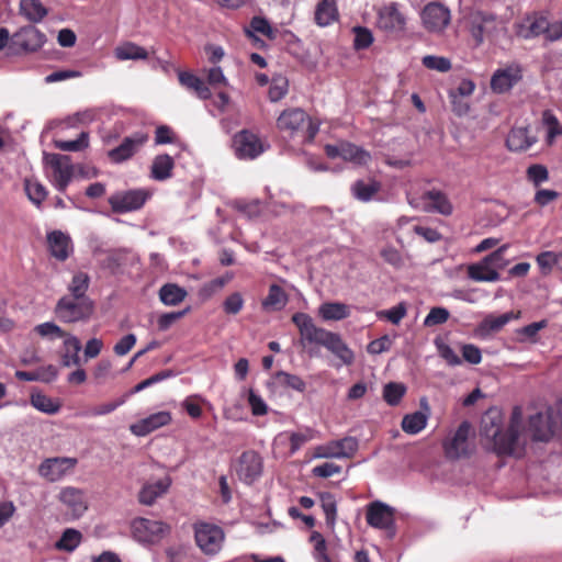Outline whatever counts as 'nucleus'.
I'll list each match as a JSON object with an SVG mask.
<instances>
[{"label": "nucleus", "instance_id": "obj_11", "mask_svg": "<svg viewBox=\"0 0 562 562\" xmlns=\"http://www.w3.org/2000/svg\"><path fill=\"white\" fill-rule=\"evenodd\" d=\"M366 518L369 526L386 530L389 537H394V509L391 506L380 501L372 502L367 507Z\"/></svg>", "mask_w": 562, "mask_h": 562}, {"label": "nucleus", "instance_id": "obj_23", "mask_svg": "<svg viewBox=\"0 0 562 562\" xmlns=\"http://www.w3.org/2000/svg\"><path fill=\"white\" fill-rule=\"evenodd\" d=\"M171 485L170 476H164L154 483H146L138 494V501L143 505L150 506L157 498L165 495Z\"/></svg>", "mask_w": 562, "mask_h": 562}, {"label": "nucleus", "instance_id": "obj_28", "mask_svg": "<svg viewBox=\"0 0 562 562\" xmlns=\"http://www.w3.org/2000/svg\"><path fill=\"white\" fill-rule=\"evenodd\" d=\"M178 77L181 86L194 92L200 99L206 100L211 97L210 88L198 76L188 71H180Z\"/></svg>", "mask_w": 562, "mask_h": 562}, {"label": "nucleus", "instance_id": "obj_40", "mask_svg": "<svg viewBox=\"0 0 562 562\" xmlns=\"http://www.w3.org/2000/svg\"><path fill=\"white\" fill-rule=\"evenodd\" d=\"M21 13L31 22H41L47 15V9L38 1L25 0L20 5Z\"/></svg>", "mask_w": 562, "mask_h": 562}, {"label": "nucleus", "instance_id": "obj_17", "mask_svg": "<svg viewBox=\"0 0 562 562\" xmlns=\"http://www.w3.org/2000/svg\"><path fill=\"white\" fill-rule=\"evenodd\" d=\"M521 79V69L513 64L497 69L491 79V88L496 93L509 91Z\"/></svg>", "mask_w": 562, "mask_h": 562}, {"label": "nucleus", "instance_id": "obj_22", "mask_svg": "<svg viewBox=\"0 0 562 562\" xmlns=\"http://www.w3.org/2000/svg\"><path fill=\"white\" fill-rule=\"evenodd\" d=\"M50 255L59 261H65L72 252V243L68 235L55 231L47 235Z\"/></svg>", "mask_w": 562, "mask_h": 562}, {"label": "nucleus", "instance_id": "obj_9", "mask_svg": "<svg viewBox=\"0 0 562 562\" xmlns=\"http://www.w3.org/2000/svg\"><path fill=\"white\" fill-rule=\"evenodd\" d=\"M170 528L160 520L147 518H136L132 522V531L135 539L139 542L155 543L168 535Z\"/></svg>", "mask_w": 562, "mask_h": 562}, {"label": "nucleus", "instance_id": "obj_47", "mask_svg": "<svg viewBox=\"0 0 562 562\" xmlns=\"http://www.w3.org/2000/svg\"><path fill=\"white\" fill-rule=\"evenodd\" d=\"M31 404L38 409L40 412L54 415L56 414L60 406L56 404L50 397L42 394L35 393L31 395Z\"/></svg>", "mask_w": 562, "mask_h": 562}, {"label": "nucleus", "instance_id": "obj_24", "mask_svg": "<svg viewBox=\"0 0 562 562\" xmlns=\"http://www.w3.org/2000/svg\"><path fill=\"white\" fill-rule=\"evenodd\" d=\"M59 499L74 517H80L87 509L83 493L78 488L65 487L59 494Z\"/></svg>", "mask_w": 562, "mask_h": 562}, {"label": "nucleus", "instance_id": "obj_30", "mask_svg": "<svg viewBox=\"0 0 562 562\" xmlns=\"http://www.w3.org/2000/svg\"><path fill=\"white\" fill-rule=\"evenodd\" d=\"M338 18V10L336 0H321L315 10V22L319 26H327L336 21Z\"/></svg>", "mask_w": 562, "mask_h": 562}, {"label": "nucleus", "instance_id": "obj_2", "mask_svg": "<svg viewBox=\"0 0 562 562\" xmlns=\"http://www.w3.org/2000/svg\"><path fill=\"white\" fill-rule=\"evenodd\" d=\"M515 33L524 40L542 36L548 42L562 38V21L550 20L541 13L527 14L514 24Z\"/></svg>", "mask_w": 562, "mask_h": 562}, {"label": "nucleus", "instance_id": "obj_33", "mask_svg": "<svg viewBox=\"0 0 562 562\" xmlns=\"http://www.w3.org/2000/svg\"><path fill=\"white\" fill-rule=\"evenodd\" d=\"M341 158L358 166H364L371 160L369 151L351 143H341Z\"/></svg>", "mask_w": 562, "mask_h": 562}, {"label": "nucleus", "instance_id": "obj_55", "mask_svg": "<svg viewBox=\"0 0 562 562\" xmlns=\"http://www.w3.org/2000/svg\"><path fill=\"white\" fill-rule=\"evenodd\" d=\"M450 313L445 307H432L424 319L425 327H432L445 324L449 319Z\"/></svg>", "mask_w": 562, "mask_h": 562}, {"label": "nucleus", "instance_id": "obj_64", "mask_svg": "<svg viewBox=\"0 0 562 562\" xmlns=\"http://www.w3.org/2000/svg\"><path fill=\"white\" fill-rule=\"evenodd\" d=\"M279 380L286 385L297 392H304L306 384L305 382L297 375L291 374L284 371L278 373Z\"/></svg>", "mask_w": 562, "mask_h": 562}, {"label": "nucleus", "instance_id": "obj_12", "mask_svg": "<svg viewBox=\"0 0 562 562\" xmlns=\"http://www.w3.org/2000/svg\"><path fill=\"white\" fill-rule=\"evenodd\" d=\"M148 134L144 132H135L125 137L122 143L109 151L110 159L120 164L132 158L147 142Z\"/></svg>", "mask_w": 562, "mask_h": 562}, {"label": "nucleus", "instance_id": "obj_50", "mask_svg": "<svg viewBox=\"0 0 562 562\" xmlns=\"http://www.w3.org/2000/svg\"><path fill=\"white\" fill-rule=\"evenodd\" d=\"M89 276L85 272H78L72 277V280L68 286L70 296L87 297L86 292L89 286Z\"/></svg>", "mask_w": 562, "mask_h": 562}, {"label": "nucleus", "instance_id": "obj_42", "mask_svg": "<svg viewBox=\"0 0 562 562\" xmlns=\"http://www.w3.org/2000/svg\"><path fill=\"white\" fill-rule=\"evenodd\" d=\"M321 507L326 517V524L334 527L337 517V501L331 493L324 492L319 494Z\"/></svg>", "mask_w": 562, "mask_h": 562}, {"label": "nucleus", "instance_id": "obj_44", "mask_svg": "<svg viewBox=\"0 0 562 562\" xmlns=\"http://www.w3.org/2000/svg\"><path fill=\"white\" fill-rule=\"evenodd\" d=\"M24 189L30 201L36 206H40L47 195L45 187L37 180L26 179Z\"/></svg>", "mask_w": 562, "mask_h": 562}, {"label": "nucleus", "instance_id": "obj_29", "mask_svg": "<svg viewBox=\"0 0 562 562\" xmlns=\"http://www.w3.org/2000/svg\"><path fill=\"white\" fill-rule=\"evenodd\" d=\"M173 167L175 161L172 157L167 154L158 155L151 164L150 176L157 181L167 180L172 176Z\"/></svg>", "mask_w": 562, "mask_h": 562}, {"label": "nucleus", "instance_id": "obj_8", "mask_svg": "<svg viewBox=\"0 0 562 562\" xmlns=\"http://www.w3.org/2000/svg\"><path fill=\"white\" fill-rule=\"evenodd\" d=\"M194 537L196 546L207 555L220 552L225 538L221 527L207 522L195 525Z\"/></svg>", "mask_w": 562, "mask_h": 562}, {"label": "nucleus", "instance_id": "obj_41", "mask_svg": "<svg viewBox=\"0 0 562 562\" xmlns=\"http://www.w3.org/2000/svg\"><path fill=\"white\" fill-rule=\"evenodd\" d=\"M542 124L547 128V142L551 145L558 136L562 135V125L550 110L543 111Z\"/></svg>", "mask_w": 562, "mask_h": 562}, {"label": "nucleus", "instance_id": "obj_54", "mask_svg": "<svg viewBox=\"0 0 562 562\" xmlns=\"http://www.w3.org/2000/svg\"><path fill=\"white\" fill-rule=\"evenodd\" d=\"M407 308L404 302H401L396 306H393L390 310H383L376 313L379 318H386L394 325L401 323V321L406 316Z\"/></svg>", "mask_w": 562, "mask_h": 562}, {"label": "nucleus", "instance_id": "obj_39", "mask_svg": "<svg viewBox=\"0 0 562 562\" xmlns=\"http://www.w3.org/2000/svg\"><path fill=\"white\" fill-rule=\"evenodd\" d=\"M513 318V313H505L498 316H487L484 321L479 325V331L483 335H488L491 333H495L501 330L510 319Z\"/></svg>", "mask_w": 562, "mask_h": 562}, {"label": "nucleus", "instance_id": "obj_10", "mask_svg": "<svg viewBox=\"0 0 562 562\" xmlns=\"http://www.w3.org/2000/svg\"><path fill=\"white\" fill-rule=\"evenodd\" d=\"M357 449L358 440L355 437H345L316 446L313 456L317 459H345L352 457Z\"/></svg>", "mask_w": 562, "mask_h": 562}, {"label": "nucleus", "instance_id": "obj_5", "mask_svg": "<svg viewBox=\"0 0 562 562\" xmlns=\"http://www.w3.org/2000/svg\"><path fill=\"white\" fill-rule=\"evenodd\" d=\"M93 310L89 297L63 296L56 304L55 314L64 323H76L90 318Z\"/></svg>", "mask_w": 562, "mask_h": 562}, {"label": "nucleus", "instance_id": "obj_43", "mask_svg": "<svg viewBox=\"0 0 562 562\" xmlns=\"http://www.w3.org/2000/svg\"><path fill=\"white\" fill-rule=\"evenodd\" d=\"M81 538L82 536L78 530L69 528L63 532L55 546L58 550L71 552L80 544Z\"/></svg>", "mask_w": 562, "mask_h": 562}, {"label": "nucleus", "instance_id": "obj_13", "mask_svg": "<svg viewBox=\"0 0 562 562\" xmlns=\"http://www.w3.org/2000/svg\"><path fill=\"white\" fill-rule=\"evenodd\" d=\"M77 463L78 460L76 458H48L40 464L38 473L46 480L50 482H56L64 477L68 472L74 470Z\"/></svg>", "mask_w": 562, "mask_h": 562}, {"label": "nucleus", "instance_id": "obj_4", "mask_svg": "<svg viewBox=\"0 0 562 562\" xmlns=\"http://www.w3.org/2000/svg\"><path fill=\"white\" fill-rule=\"evenodd\" d=\"M529 428L533 440L548 441L553 436L562 437V402L546 413H538L530 417Z\"/></svg>", "mask_w": 562, "mask_h": 562}, {"label": "nucleus", "instance_id": "obj_32", "mask_svg": "<svg viewBox=\"0 0 562 562\" xmlns=\"http://www.w3.org/2000/svg\"><path fill=\"white\" fill-rule=\"evenodd\" d=\"M114 56L119 60H140L146 59L148 53L144 47L133 42H125L115 47Z\"/></svg>", "mask_w": 562, "mask_h": 562}, {"label": "nucleus", "instance_id": "obj_21", "mask_svg": "<svg viewBox=\"0 0 562 562\" xmlns=\"http://www.w3.org/2000/svg\"><path fill=\"white\" fill-rule=\"evenodd\" d=\"M422 411L407 414L402 419V429L409 435H416L420 432L427 425L429 417V405L426 397L420 400Z\"/></svg>", "mask_w": 562, "mask_h": 562}, {"label": "nucleus", "instance_id": "obj_15", "mask_svg": "<svg viewBox=\"0 0 562 562\" xmlns=\"http://www.w3.org/2000/svg\"><path fill=\"white\" fill-rule=\"evenodd\" d=\"M471 426L468 422L460 424L452 437L448 438L443 442V449L446 456L449 459H459L469 453L468 438Z\"/></svg>", "mask_w": 562, "mask_h": 562}, {"label": "nucleus", "instance_id": "obj_25", "mask_svg": "<svg viewBox=\"0 0 562 562\" xmlns=\"http://www.w3.org/2000/svg\"><path fill=\"white\" fill-rule=\"evenodd\" d=\"M468 277L476 282H496L501 280L499 272L492 268L485 257L468 266Z\"/></svg>", "mask_w": 562, "mask_h": 562}, {"label": "nucleus", "instance_id": "obj_35", "mask_svg": "<svg viewBox=\"0 0 562 562\" xmlns=\"http://www.w3.org/2000/svg\"><path fill=\"white\" fill-rule=\"evenodd\" d=\"M187 296V291L173 283L165 284L159 290V299L165 305H177Z\"/></svg>", "mask_w": 562, "mask_h": 562}, {"label": "nucleus", "instance_id": "obj_49", "mask_svg": "<svg viewBox=\"0 0 562 562\" xmlns=\"http://www.w3.org/2000/svg\"><path fill=\"white\" fill-rule=\"evenodd\" d=\"M89 145V135L81 132L77 139L74 140H55V146L64 151H80Z\"/></svg>", "mask_w": 562, "mask_h": 562}, {"label": "nucleus", "instance_id": "obj_31", "mask_svg": "<svg viewBox=\"0 0 562 562\" xmlns=\"http://www.w3.org/2000/svg\"><path fill=\"white\" fill-rule=\"evenodd\" d=\"M64 346H65V353L61 357V363L64 367H72V366H79L80 364V357L79 352L81 350V342L80 340L72 335L66 334L64 337Z\"/></svg>", "mask_w": 562, "mask_h": 562}, {"label": "nucleus", "instance_id": "obj_45", "mask_svg": "<svg viewBox=\"0 0 562 562\" xmlns=\"http://www.w3.org/2000/svg\"><path fill=\"white\" fill-rule=\"evenodd\" d=\"M380 190V183L375 181L364 182L357 181L352 186V192L355 196L363 202L370 201L375 193Z\"/></svg>", "mask_w": 562, "mask_h": 562}, {"label": "nucleus", "instance_id": "obj_26", "mask_svg": "<svg viewBox=\"0 0 562 562\" xmlns=\"http://www.w3.org/2000/svg\"><path fill=\"white\" fill-rule=\"evenodd\" d=\"M536 143V137L529 135L527 127H514L509 132L506 144L509 150H527Z\"/></svg>", "mask_w": 562, "mask_h": 562}, {"label": "nucleus", "instance_id": "obj_19", "mask_svg": "<svg viewBox=\"0 0 562 562\" xmlns=\"http://www.w3.org/2000/svg\"><path fill=\"white\" fill-rule=\"evenodd\" d=\"M170 422L171 414L169 412L161 411L132 424L130 426V430L135 436L144 437L151 431L168 425Z\"/></svg>", "mask_w": 562, "mask_h": 562}, {"label": "nucleus", "instance_id": "obj_16", "mask_svg": "<svg viewBox=\"0 0 562 562\" xmlns=\"http://www.w3.org/2000/svg\"><path fill=\"white\" fill-rule=\"evenodd\" d=\"M422 19L428 31L441 32L450 23V11L440 3H429L424 8Z\"/></svg>", "mask_w": 562, "mask_h": 562}, {"label": "nucleus", "instance_id": "obj_58", "mask_svg": "<svg viewBox=\"0 0 562 562\" xmlns=\"http://www.w3.org/2000/svg\"><path fill=\"white\" fill-rule=\"evenodd\" d=\"M527 179L532 182L533 186L539 187L541 183L548 181V169L543 165H531L527 169Z\"/></svg>", "mask_w": 562, "mask_h": 562}, {"label": "nucleus", "instance_id": "obj_36", "mask_svg": "<svg viewBox=\"0 0 562 562\" xmlns=\"http://www.w3.org/2000/svg\"><path fill=\"white\" fill-rule=\"evenodd\" d=\"M329 351H331L336 357H338L341 362L346 366H349L355 360V355L351 349L342 341L338 334H335L327 346L325 347Z\"/></svg>", "mask_w": 562, "mask_h": 562}, {"label": "nucleus", "instance_id": "obj_61", "mask_svg": "<svg viewBox=\"0 0 562 562\" xmlns=\"http://www.w3.org/2000/svg\"><path fill=\"white\" fill-rule=\"evenodd\" d=\"M269 144L267 140L261 139L255 134L248 133V159H255L259 155H261L267 148Z\"/></svg>", "mask_w": 562, "mask_h": 562}, {"label": "nucleus", "instance_id": "obj_34", "mask_svg": "<svg viewBox=\"0 0 562 562\" xmlns=\"http://www.w3.org/2000/svg\"><path fill=\"white\" fill-rule=\"evenodd\" d=\"M319 315L326 321H341L350 315V310L345 303H324L319 307Z\"/></svg>", "mask_w": 562, "mask_h": 562}, {"label": "nucleus", "instance_id": "obj_59", "mask_svg": "<svg viewBox=\"0 0 562 562\" xmlns=\"http://www.w3.org/2000/svg\"><path fill=\"white\" fill-rule=\"evenodd\" d=\"M355 33V40H353V46L356 49H364L368 48L372 42L373 36L370 30L362 26H356L353 27Z\"/></svg>", "mask_w": 562, "mask_h": 562}, {"label": "nucleus", "instance_id": "obj_1", "mask_svg": "<svg viewBox=\"0 0 562 562\" xmlns=\"http://www.w3.org/2000/svg\"><path fill=\"white\" fill-rule=\"evenodd\" d=\"M522 431V413L519 407L513 409L506 429H503V418L497 412L485 414L481 422V435L492 442V449L499 456H522L526 443Z\"/></svg>", "mask_w": 562, "mask_h": 562}, {"label": "nucleus", "instance_id": "obj_7", "mask_svg": "<svg viewBox=\"0 0 562 562\" xmlns=\"http://www.w3.org/2000/svg\"><path fill=\"white\" fill-rule=\"evenodd\" d=\"M45 42L46 37L38 29L27 25L13 34L9 50L12 54L33 53L41 49Z\"/></svg>", "mask_w": 562, "mask_h": 562}, {"label": "nucleus", "instance_id": "obj_20", "mask_svg": "<svg viewBox=\"0 0 562 562\" xmlns=\"http://www.w3.org/2000/svg\"><path fill=\"white\" fill-rule=\"evenodd\" d=\"M378 26L386 32H400L405 26V18L395 3L382 7L378 14Z\"/></svg>", "mask_w": 562, "mask_h": 562}, {"label": "nucleus", "instance_id": "obj_53", "mask_svg": "<svg viewBox=\"0 0 562 562\" xmlns=\"http://www.w3.org/2000/svg\"><path fill=\"white\" fill-rule=\"evenodd\" d=\"M123 403H124V398L116 400L113 402L103 403L98 406L91 407V408L80 413L79 415L82 417H97V416L108 415V414H111L112 412H114L119 406L123 405Z\"/></svg>", "mask_w": 562, "mask_h": 562}, {"label": "nucleus", "instance_id": "obj_18", "mask_svg": "<svg viewBox=\"0 0 562 562\" xmlns=\"http://www.w3.org/2000/svg\"><path fill=\"white\" fill-rule=\"evenodd\" d=\"M53 168L52 182L59 192H65L72 179V166L66 156L54 155L50 160Z\"/></svg>", "mask_w": 562, "mask_h": 562}, {"label": "nucleus", "instance_id": "obj_57", "mask_svg": "<svg viewBox=\"0 0 562 562\" xmlns=\"http://www.w3.org/2000/svg\"><path fill=\"white\" fill-rule=\"evenodd\" d=\"M334 335L335 333L328 331L324 328H318L315 325H313L312 327H310V330L304 336V338L310 342H315L326 347Z\"/></svg>", "mask_w": 562, "mask_h": 562}, {"label": "nucleus", "instance_id": "obj_62", "mask_svg": "<svg viewBox=\"0 0 562 562\" xmlns=\"http://www.w3.org/2000/svg\"><path fill=\"white\" fill-rule=\"evenodd\" d=\"M35 331L42 337L63 338L66 333L55 323L46 322L35 327Z\"/></svg>", "mask_w": 562, "mask_h": 562}, {"label": "nucleus", "instance_id": "obj_27", "mask_svg": "<svg viewBox=\"0 0 562 562\" xmlns=\"http://www.w3.org/2000/svg\"><path fill=\"white\" fill-rule=\"evenodd\" d=\"M423 198L430 202L426 211H434L441 215L449 216L453 212V206L448 196L438 190H430L424 193Z\"/></svg>", "mask_w": 562, "mask_h": 562}, {"label": "nucleus", "instance_id": "obj_63", "mask_svg": "<svg viewBox=\"0 0 562 562\" xmlns=\"http://www.w3.org/2000/svg\"><path fill=\"white\" fill-rule=\"evenodd\" d=\"M537 263L542 270H551L553 266L560 268V252L554 251H542L537 258Z\"/></svg>", "mask_w": 562, "mask_h": 562}, {"label": "nucleus", "instance_id": "obj_52", "mask_svg": "<svg viewBox=\"0 0 562 562\" xmlns=\"http://www.w3.org/2000/svg\"><path fill=\"white\" fill-rule=\"evenodd\" d=\"M289 89L288 79L283 76L273 77L271 80V85L269 88V99L272 102H277L281 100L286 93Z\"/></svg>", "mask_w": 562, "mask_h": 562}, {"label": "nucleus", "instance_id": "obj_51", "mask_svg": "<svg viewBox=\"0 0 562 562\" xmlns=\"http://www.w3.org/2000/svg\"><path fill=\"white\" fill-rule=\"evenodd\" d=\"M422 64L427 69L437 70L439 72H448L452 67L449 58L436 55L424 56Z\"/></svg>", "mask_w": 562, "mask_h": 562}, {"label": "nucleus", "instance_id": "obj_3", "mask_svg": "<svg viewBox=\"0 0 562 562\" xmlns=\"http://www.w3.org/2000/svg\"><path fill=\"white\" fill-rule=\"evenodd\" d=\"M278 130L289 137L301 136L311 142L318 133V124L301 108L285 109L277 119Z\"/></svg>", "mask_w": 562, "mask_h": 562}, {"label": "nucleus", "instance_id": "obj_38", "mask_svg": "<svg viewBox=\"0 0 562 562\" xmlns=\"http://www.w3.org/2000/svg\"><path fill=\"white\" fill-rule=\"evenodd\" d=\"M248 31L254 32L256 35H261L269 41H274L278 34L277 29L263 16H254L249 23Z\"/></svg>", "mask_w": 562, "mask_h": 562}, {"label": "nucleus", "instance_id": "obj_37", "mask_svg": "<svg viewBox=\"0 0 562 562\" xmlns=\"http://www.w3.org/2000/svg\"><path fill=\"white\" fill-rule=\"evenodd\" d=\"M288 302V295L283 291V289L279 285H271L269 289V293L267 297L263 300V306L267 310L271 311H280L282 310Z\"/></svg>", "mask_w": 562, "mask_h": 562}, {"label": "nucleus", "instance_id": "obj_6", "mask_svg": "<svg viewBox=\"0 0 562 562\" xmlns=\"http://www.w3.org/2000/svg\"><path fill=\"white\" fill-rule=\"evenodd\" d=\"M502 29V23L493 13L474 11L470 15V31L476 44L493 40Z\"/></svg>", "mask_w": 562, "mask_h": 562}, {"label": "nucleus", "instance_id": "obj_14", "mask_svg": "<svg viewBox=\"0 0 562 562\" xmlns=\"http://www.w3.org/2000/svg\"><path fill=\"white\" fill-rule=\"evenodd\" d=\"M147 198L148 194L144 190H130L113 194L109 199V203L114 212L126 213L140 209Z\"/></svg>", "mask_w": 562, "mask_h": 562}, {"label": "nucleus", "instance_id": "obj_48", "mask_svg": "<svg viewBox=\"0 0 562 562\" xmlns=\"http://www.w3.org/2000/svg\"><path fill=\"white\" fill-rule=\"evenodd\" d=\"M435 346L437 348L438 355L452 367L460 366L462 363L461 358L457 355V352L441 338L435 339Z\"/></svg>", "mask_w": 562, "mask_h": 562}, {"label": "nucleus", "instance_id": "obj_46", "mask_svg": "<svg viewBox=\"0 0 562 562\" xmlns=\"http://www.w3.org/2000/svg\"><path fill=\"white\" fill-rule=\"evenodd\" d=\"M405 393L406 386L403 383L390 382L383 387V398L389 405L392 406L397 405Z\"/></svg>", "mask_w": 562, "mask_h": 562}, {"label": "nucleus", "instance_id": "obj_56", "mask_svg": "<svg viewBox=\"0 0 562 562\" xmlns=\"http://www.w3.org/2000/svg\"><path fill=\"white\" fill-rule=\"evenodd\" d=\"M316 431L312 428H306L303 431L292 432L290 436L291 452H296L304 443L313 440L316 437Z\"/></svg>", "mask_w": 562, "mask_h": 562}, {"label": "nucleus", "instance_id": "obj_60", "mask_svg": "<svg viewBox=\"0 0 562 562\" xmlns=\"http://www.w3.org/2000/svg\"><path fill=\"white\" fill-rule=\"evenodd\" d=\"M507 247H508L507 245H503L502 247H499L492 254L485 256V258L487 259V261L490 262L492 268L497 272L505 269L509 263V260L506 259L504 256Z\"/></svg>", "mask_w": 562, "mask_h": 562}]
</instances>
